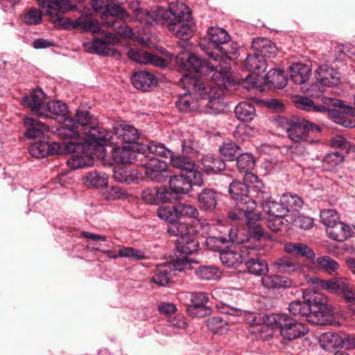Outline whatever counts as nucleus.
<instances>
[{
  "label": "nucleus",
  "instance_id": "obj_50",
  "mask_svg": "<svg viewBox=\"0 0 355 355\" xmlns=\"http://www.w3.org/2000/svg\"><path fill=\"white\" fill-rule=\"evenodd\" d=\"M171 163L173 166L181 169V172L189 173V172H200L198 167L193 162L189 161L187 158L178 155L175 156L173 153L172 156H169Z\"/></svg>",
  "mask_w": 355,
  "mask_h": 355
},
{
  "label": "nucleus",
  "instance_id": "obj_34",
  "mask_svg": "<svg viewBox=\"0 0 355 355\" xmlns=\"http://www.w3.org/2000/svg\"><path fill=\"white\" fill-rule=\"evenodd\" d=\"M67 111V105L61 101H49L43 106V110L39 112L40 118H54L55 116H64Z\"/></svg>",
  "mask_w": 355,
  "mask_h": 355
},
{
  "label": "nucleus",
  "instance_id": "obj_20",
  "mask_svg": "<svg viewBox=\"0 0 355 355\" xmlns=\"http://www.w3.org/2000/svg\"><path fill=\"white\" fill-rule=\"evenodd\" d=\"M248 247V244L245 243L238 250L236 248L225 246L224 250L220 252V259L221 262L227 267H236L239 266L245 259V253Z\"/></svg>",
  "mask_w": 355,
  "mask_h": 355
},
{
  "label": "nucleus",
  "instance_id": "obj_56",
  "mask_svg": "<svg viewBox=\"0 0 355 355\" xmlns=\"http://www.w3.org/2000/svg\"><path fill=\"white\" fill-rule=\"evenodd\" d=\"M167 231L171 235L178 237L177 240H182L191 236L188 225L179 222V220L168 224Z\"/></svg>",
  "mask_w": 355,
  "mask_h": 355
},
{
  "label": "nucleus",
  "instance_id": "obj_42",
  "mask_svg": "<svg viewBox=\"0 0 355 355\" xmlns=\"http://www.w3.org/2000/svg\"><path fill=\"white\" fill-rule=\"evenodd\" d=\"M311 69L309 66L295 63L290 67V80L295 84L305 83L310 77Z\"/></svg>",
  "mask_w": 355,
  "mask_h": 355
},
{
  "label": "nucleus",
  "instance_id": "obj_3",
  "mask_svg": "<svg viewBox=\"0 0 355 355\" xmlns=\"http://www.w3.org/2000/svg\"><path fill=\"white\" fill-rule=\"evenodd\" d=\"M159 15L168 30L177 37L187 40L191 37L192 30L189 20L190 12L184 3H177L170 6L168 9H162Z\"/></svg>",
  "mask_w": 355,
  "mask_h": 355
},
{
  "label": "nucleus",
  "instance_id": "obj_17",
  "mask_svg": "<svg viewBox=\"0 0 355 355\" xmlns=\"http://www.w3.org/2000/svg\"><path fill=\"white\" fill-rule=\"evenodd\" d=\"M140 163L145 168L146 175L152 181L164 182L169 176L166 163L153 156L144 155Z\"/></svg>",
  "mask_w": 355,
  "mask_h": 355
},
{
  "label": "nucleus",
  "instance_id": "obj_1",
  "mask_svg": "<svg viewBox=\"0 0 355 355\" xmlns=\"http://www.w3.org/2000/svg\"><path fill=\"white\" fill-rule=\"evenodd\" d=\"M59 134L67 141H78L76 152L92 155L91 150H103L110 139V133L97 125L96 119L89 112L78 110L74 118H66L58 130Z\"/></svg>",
  "mask_w": 355,
  "mask_h": 355
},
{
  "label": "nucleus",
  "instance_id": "obj_15",
  "mask_svg": "<svg viewBox=\"0 0 355 355\" xmlns=\"http://www.w3.org/2000/svg\"><path fill=\"white\" fill-rule=\"evenodd\" d=\"M176 259L175 266L177 267L178 271H184L191 268V260L188 256L198 250V242L191 236L182 240H176Z\"/></svg>",
  "mask_w": 355,
  "mask_h": 355
},
{
  "label": "nucleus",
  "instance_id": "obj_33",
  "mask_svg": "<svg viewBox=\"0 0 355 355\" xmlns=\"http://www.w3.org/2000/svg\"><path fill=\"white\" fill-rule=\"evenodd\" d=\"M26 132L24 135L28 139H35L43 135L49 127L40 121L33 117H26L24 120Z\"/></svg>",
  "mask_w": 355,
  "mask_h": 355
},
{
  "label": "nucleus",
  "instance_id": "obj_44",
  "mask_svg": "<svg viewBox=\"0 0 355 355\" xmlns=\"http://www.w3.org/2000/svg\"><path fill=\"white\" fill-rule=\"evenodd\" d=\"M177 211L179 212L180 218L181 217H186L188 218L194 219V223H200L202 227L207 226L208 223L205 219H199V212L195 206L189 204L180 203L177 205Z\"/></svg>",
  "mask_w": 355,
  "mask_h": 355
},
{
  "label": "nucleus",
  "instance_id": "obj_62",
  "mask_svg": "<svg viewBox=\"0 0 355 355\" xmlns=\"http://www.w3.org/2000/svg\"><path fill=\"white\" fill-rule=\"evenodd\" d=\"M192 304L189 307V311L191 314L193 311L198 309H204L208 302L209 297L206 293L196 292L191 293Z\"/></svg>",
  "mask_w": 355,
  "mask_h": 355
},
{
  "label": "nucleus",
  "instance_id": "obj_52",
  "mask_svg": "<svg viewBox=\"0 0 355 355\" xmlns=\"http://www.w3.org/2000/svg\"><path fill=\"white\" fill-rule=\"evenodd\" d=\"M315 263L322 271L329 275H336L339 268L338 263L329 256H322L317 258Z\"/></svg>",
  "mask_w": 355,
  "mask_h": 355
},
{
  "label": "nucleus",
  "instance_id": "obj_41",
  "mask_svg": "<svg viewBox=\"0 0 355 355\" xmlns=\"http://www.w3.org/2000/svg\"><path fill=\"white\" fill-rule=\"evenodd\" d=\"M245 67L247 70L259 75L267 68L266 60L263 56L254 51L253 53H249L245 60Z\"/></svg>",
  "mask_w": 355,
  "mask_h": 355
},
{
  "label": "nucleus",
  "instance_id": "obj_60",
  "mask_svg": "<svg viewBox=\"0 0 355 355\" xmlns=\"http://www.w3.org/2000/svg\"><path fill=\"white\" fill-rule=\"evenodd\" d=\"M157 216L168 222V224L175 223L180 219L179 212L177 211V205L173 207L164 206L159 208Z\"/></svg>",
  "mask_w": 355,
  "mask_h": 355
},
{
  "label": "nucleus",
  "instance_id": "obj_16",
  "mask_svg": "<svg viewBox=\"0 0 355 355\" xmlns=\"http://www.w3.org/2000/svg\"><path fill=\"white\" fill-rule=\"evenodd\" d=\"M263 250V246L260 243L248 244L243 262L249 273L261 276L268 271L267 263L260 258Z\"/></svg>",
  "mask_w": 355,
  "mask_h": 355
},
{
  "label": "nucleus",
  "instance_id": "obj_49",
  "mask_svg": "<svg viewBox=\"0 0 355 355\" xmlns=\"http://www.w3.org/2000/svg\"><path fill=\"white\" fill-rule=\"evenodd\" d=\"M84 182L89 187H103L108 184V177L105 173L91 171L84 178Z\"/></svg>",
  "mask_w": 355,
  "mask_h": 355
},
{
  "label": "nucleus",
  "instance_id": "obj_51",
  "mask_svg": "<svg viewBox=\"0 0 355 355\" xmlns=\"http://www.w3.org/2000/svg\"><path fill=\"white\" fill-rule=\"evenodd\" d=\"M328 114L329 118L336 123L346 128H353L355 126V120L342 112L340 108L330 109L328 111Z\"/></svg>",
  "mask_w": 355,
  "mask_h": 355
},
{
  "label": "nucleus",
  "instance_id": "obj_8",
  "mask_svg": "<svg viewBox=\"0 0 355 355\" xmlns=\"http://www.w3.org/2000/svg\"><path fill=\"white\" fill-rule=\"evenodd\" d=\"M181 83L184 88L198 91L202 98L208 99L207 106L211 113L219 114L224 111L225 105L218 88L205 86L203 83L189 76H184Z\"/></svg>",
  "mask_w": 355,
  "mask_h": 355
},
{
  "label": "nucleus",
  "instance_id": "obj_61",
  "mask_svg": "<svg viewBox=\"0 0 355 355\" xmlns=\"http://www.w3.org/2000/svg\"><path fill=\"white\" fill-rule=\"evenodd\" d=\"M240 150V147L233 142H225L219 148L220 155L225 160L232 161Z\"/></svg>",
  "mask_w": 355,
  "mask_h": 355
},
{
  "label": "nucleus",
  "instance_id": "obj_58",
  "mask_svg": "<svg viewBox=\"0 0 355 355\" xmlns=\"http://www.w3.org/2000/svg\"><path fill=\"white\" fill-rule=\"evenodd\" d=\"M329 145L331 148L334 149V151L343 153L345 155L349 153L351 148L349 141L342 135L332 137L329 140Z\"/></svg>",
  "mask_w": 355,
  "mask_h": 355
},
{
  "label": "nucleus",
  "instance_id": "obj_37",
  "mask_svg": "<svg viewBox=\"0 0 355 355\" xmlns=\"http://www.w3.org/2000/svg\"><path fill=\"white\" fill-rule=\"evenodd\" d=\"M319 343L324 350L332 351L343 346L344 338L339 334L325 332L320 335Z\"/></svg>",
  "mask_w": 355,
  "mask_h": 355
},
{
  "label": "nucleus",
  "instance_id": "obj_36",
  "mask_svg": "<svg viewBox=\"0 0 355 355\" xmlns=\"http://www.w3.org/2000/svg\"><path fill=\"white\" fill-rule=\"evenodd\" d=\"M284 250L296 257H304L313 261L315 259V252L312 248L302 243H286L284 246Z\"/></svg>",
  "mask_w": 355,
  "mask_h": 355
},
{
  "label": "nucleus",
  "instance_id": "obj_35",
  "mask_svg": "<svg viewBox=\"0 0 355 355\" xmlns=\"http://www.w3.org/2000/svg\"><path fill=\"white\" fill-rule=\"evenodd\" d=\"M326 231L329 238L338 242L347 240L353 234L351 227L340 220L326 229Z\"/></svg>",
  "mask_w": 355,
  "mask_h": 355
},
{
  "label": "nucleus",
  "instance_id": "obj_5",
  "mask_svg": "<svg viewBox=\"0 0 355 355\" xmlns=\"http://www.w3.org/2000/svg\"><path fill=\"white\" fill-rule=\"evenodd\" d=\"M207 39L209 47L206 48L202 42H200V46L209 58L219 56L221 59H232V55H236L238 45L229 44L231 37L224 28H209Z\"/></svg>",
  "mask_w": 355,
  "mask_h": 355
},
{
  "label": "nucleus",
  "instance_id": "obj_23",
  "mask_svg": "<svg viewBox=\"0 0 355 355\" xmlns=\"http://www.w3.org/2000/svg\"><path fill=\"white\" fill-rule=\"evenodd\" d=\"M244 213L245 221L250 234V239L247 241L248 244L252 242H260L265 237L263 228L259 222V216L254 213V211H243Z\"/></svg>",
  "mask_w": 355,
  "mask_h": 355
},
{
  "label": "nucleus",
  "instance_id": "obj_47",
  "mask_svg": "<svg viewBox=\"0 0 355 355\" xmlns=\"http://www.w3.org/2000/svg\"><path fill=\"white\" fill-rule=\"evenodd\" d=\"M261 283L267 288H286L291 285V282L288 279L277 275H269L262 277Z\"/></svg>",
  "mask_w": 355,
  "mask_h": 355
},
{
  "label": "nucleus",
  "instance_id": "obj_32",
  "mask_svg": "<svg viewBox=\"0 0 355 355\" xmlns=\"http://www.w3.org/2000/svg\"><path fill=\"white\" fill-rule=\"evenodd\" d=\"M182 87L187 90V92L180 95L178 101H176V107L180 112L185 113L196 111L199 107L198 101L191 94V92L198 93V92L192 89H189V88H184V87Z\"/></svg>",
  "mask_w": 355,
  "mask_h": 355
},
{
  "label": "nucleus",
  "instance_id": "obj_21",
  "mask_svg": "<svg viewBox=\"0 0 355 355\" xmlns=\"http://www.w3.org/2000/svg\"><path fill=\"white\" fill-rule=\"evenodd\" d=\"M87 248L91 250H98L107 254L111 259H117L119 257L132 258L135 260H143L145 259L144 252L140 250L135 249L130 247H123L117 252L111 250H101V245H93L89 243L87 245Z\"/></svg>",
  "mask_w": 355,
  "mask_h": 355
},
{
  "label": "nucleus",
  "instance_id": "obj_7",
  "mask_svg": "<svg viewBox=\"0 0 355 355\" xmlns=\"http://www.w3.org/2000/svg\"><path fill=\"white\" fill-rule=\"evenodd\" d=\"M303 298L311 308L309 322L326 325L331 322V311L327 304V298L323 293L313 288H306L303 291Z\"/></svg>",
  "mask_w": 355,
  "mask_h": 355
},
{
  "label": "nucleus",
  "instance_id": "obj_31",
  "mask_svg": "<svg viewBox=\"0 0 355 355\" xmlns=\"http://www.w3.org/2000/svg\"><path fill=\"white\" fill-rule=\"evenodd\" d=\"M44 98L45 94L42 89L36 88L23 98L22 103L31 111L35 112L36 115L39 117V112L43 110Z\"/></svg>",
  "mask_w": 355,
  "mask_h": 355
},
{
  "label": "nucleus",
  "instance_id": "obj_6",
  "mask_svg": "<svg viewBox=\"0 0 355 355\" xmlns=\"http://www.w3.org/2000/svg\"><path fill=\"white\" fill-rule=\"evenodd\" d=\"M254 184L250 182H243L239 180L233 181L229 187V193L235 202L237 210L243 211H254L257 206V202H262L268 198L269 191L264 187V191L266 196L258 195L257 191H254Z\"/></svg>",
  "mask_w": 355,
  "mask_h": 355
},
{
  "label": "nucleus",
  "instance_id": "obj_39",
  "mask_svg": "<svg viewBox=\"0 0 355 355\" xmlns=\"http://www.w3.org/2000/svg\"><path fill=\"white\" fill-rule=\"evenodd\" d=\"M198 202L202 209L212 211L216 207L218 195L212 189H204L198 194Z\"/></svg>",
  "mask_w": 355,
  "mask_h": 355
},
{
  "label": "nucleus",
  "instance_id": "obj_40",
  "mask_svg": "<svg viewBox=\"0 0 355 355\" xmlns=\"http://www.w3.org/2000/svg\"><path fill=\"white\" fill-rule=\"evenodd\" d=\"M257 205H261L268 217H284L288 213L282 202H277L271 200L270 193L268 198L264 199L262 202H257Z\"/></svg>",
  "mask_w": 355,
  "mask_h": 355
},
{
  "label": "nucleus",
  "instance_id": "obj_19",
  "mask_svg": "<svg viewBox=\"0 0 355 355\" xmlns=\"http://www.w3.org/2000/svg\"><path fill=\"white\" fill-rule=\"evenodd\" d=\"M144 153L137 152L130 146L116 147L113 149L112 157L113 160L121 165H127L139 161L144 157Z\"/></svg>",
  "mask_w": 355,
  "mask_h": 355
},
{
  "label": "nucleus",
  "instance_id": "obj_46",
  "mask_svg": "<svg viewBox=\"0 0 355 355\" xmlns=\"http://www.w3.org/2000/svg\"><path fill=\"white\" fill-rule=\"evenodd\" d=\"M345 157L343 153L334 150L329 152L322 158V166L325 171H332L343 162Z\"/></svg>",
  "mask_w": 355,
  "mask_h": 355
},
{
  "label": "nucleus",
  "instance_id": "obj_11",
  "mask_svg": "<svg viewBox=\"0 0 355 355\" xmlns=\"http://www.w3.org/2000/svg\"><path fill=\"white\" fill-rule=\"evenodd\" d=\"M236 166L239 172L245 173L244 181L254 184V191H257L258 195L266 196L264 191V184L257 175L251 171L255 166V160L252 154L242 153L236 159Z\"/></svg>",
  "mask_w": 355,
  "mask_h": 355
},
{
  "label": "nucleus",
  "instance_id": "obj_59",
  "mask_svg": "<svg viewBox=\"0 0 355 355\" xmlns=\"http://www.w3.org/2000/svg\"><path fill=\"white\" fill-rule=\"evenodd\" d=\"M208 329L214 334H223L228 329V324L220 316H211L207 320Z\"/></svg>",
  "mask_w": 355,
  "mask_h": 355
},
{
  "label": "nucleus",
  "instance_id": "obj_30",
  "mask_svg": "<svg viewBox=\"0 0 355 355\" xmlns=\"http://www.w3.org/2000/svg\"><path fill=\"white\" fill-rule=\"evenodd\" d=\"M141 178V173L130 166L116 165L113 168V178L119 182L131 184Z\"/></svg>",
  "mask_w": 355,
  "mask_h": 355
},
{
  "label": "nucleus",
  "instance_id": "obj_10",
  "mask_svg": "<svg viewBox=\"0 0 355 355\" xmlns=\"http://www.w3.org/2000/svg\"><path fill=\"white\" fill-rule=\"evenodd\" d=\"M176 62L180 66V69L185 71L179 80V85H182V80L184 76H189L198 80L202 83L198 78V73L206 75L205 63L209 62V58L206 60H202L194 54L189 53H179L176 57Z\"/></svg>",
  "mask_w": 355,
  "mask_h": 355
},
{
  "label": "nucleus",
  "instance_id": "obj_14",
  "mask_svg": "<svg viewBox=\"0 0 355 355\" xmlns=\"http://www.w3.org/2000/svg\"><path fill=\"white\" fill-rule=\"evenodd\" d=\"M228 59H221L219 56L209 57V62L205 63L206 74L212 73L211 80L216 85L213 87L218 88L225 86L229 82L228 73L230 70V64L227 62ZM211 87L210 85H209Z\"/></svg>",
  "mask_w": 355,
  "mask_h": 355
},
{
  "label": "nucleus",
  "instance_id": "obj_48",
  "mask_svg": "<svg viewBox=\"0 0 355 355\" xmlns=\"http://www.w3.org/2000/svg\"><path fill=\"white\" fill-rule=\"evenodd\" d=\"M273 266L279 272L283 273L295 272L300 269V265L288 257H282L277 259Z\"/></svg>",
  "mask_w": 355,
  "mask_h": 355
},
{
  "label": "nucleus",
  "instance_id": "obj_28",
  "mask_svg": "<svg viewBox=\"0 0 355 355\" xmlns=\"http://www.w3.org/2000/svg\"><path fill=\"white\" fill-rule=\"evenodd\" d=\"M113 130L116 137L124 143H135L139 139L137 130L124 121L115 124Z\"/></svg>",
  "mask_w": 355,
  "mask_h": 355
},
{
  "label": "nucleus",
  "instance_id": "obj_45",
  "mask_svg": "<svg viewBox=\"0 0 355 355\" xmlns=\"http://www.w3.org/2000/svg\"><path fill=\"white\" fill-rule=\"evenodd\" d=\"M234 113L238 119L241 121H250L256 114L255 108L251 103L241 102L234 109Z\"/></svg>",
  "mask_w": 355,
  "mask_h": 355
},
{
  "label": "nucleus",
  "instance_id": "obj_12",
  "mask_svg": "<svg viewBox=\"0 0 355 355\" xmlns=\"http://www.w3.org/2000/svg\"><path fill=\"white\" fill-rule=\"evenodd\" d=\"M203 182L201 172H180L178 175H173L169 180V189L175 195L189 193L193 186H201Z\"/></svg>",
  "mask_w": 355,
  "mask_h": 355
},
{
  "label": "nucleus",
  "instance_id": "obj_4",
  "mask_svg": "<svg viewBox=\"0 0 355 355\" xmlns=\"http://www.w3.org/2000/svg\"><path fill=\"white\" fill-rule=\"evenodd\" d=\"M276 122L286 130L288 138L295 144H313L318 141L313 135L320 132V127L304 118L292 117L288 119L278 116Z\"/></svg>",
  "mask_w": 355,
  "mask_h": 355
},
{
  "label": "nucleus",
  "instance_id": "obj_13",
  "mask_svg": "<svg viewBox=\"0 0 355 355\" xmlns=\"http://www.w3.org/2000/svg\"><path fill=\"white\" fill-rule=\"evenodd\" d=\"M119 42L118 35L107 33L103 38H95L92 42L83 43L85 51L100 55L114 56L118 54L114 45Z\"/></svg>",
  "mask_w": 355,
  "mask_h": 355
},
{
  "label": "nucleus",
  "instance_id": "obj_22",
  "mask_svg": "<svg viewBox=\"0 0 355 355\" xmlns=\"http://www.w3.org/2000/svg\"><path fill=\"white\" fill-rule=\"evenodd\" d=\"M129 17L128 13L116 4L105 5V8L102 12L101 21L103 24L107 27L116 28V20H125Z\"/></svg>",
  "mask_w": 355,
  "mask_h": 355
},
{
  "label": "nucleus",
  "instance_id": "obj_25",
  "mask_svg": "<svg viewBox=\"0 0 355 355\" xmlns=\"http://www.w3.org/2000/svg\"><path fill=\"white\" fill-rule=\"evenodd\" d=\"M315 78L321 85L329 87L338 85L340 79L339 72L328 64L318 68Z\"/></svg>",
  "mask_w": 355,
  "mask_h": 355
},
{
  "label": "nucleus",
  "instance_id": "obj_26",
  "mask_svg": "<svg viewBox=\"0 0 355 355\" xmlns=\"http://www.w3.org/2000/svg\"><path fill=\"white\" fill-rule=\"evenodd\" d=\"M133 86L143 92H149L156 85V78L146 71H135L131 77Z\"/></svg>",
  "mask_w": 355,
  "mask_h": 355
},
{
  "label": "nucleus",
  "instance_id": "obj_2",
  "mask_svg": "<svg viewBox=\"0 0 355 355\" xmlns=\"http://www.w3.org/2000/svg\"><path fill=\"white\" fill-rule=\"evenodd\" d=\"M261 322L267 326H273L283 339L289 341L302 338L309 332L306 324L297 321L286 313H272L259 316V318L254 316L253 324H259Z\"/></svg>",
  "mask_w": 355,
  "mask_h": 355
},
{
  "label": "nucleus",
  "instance_id": "obj_53",
  "mask_svg": "<svg viewBox=\"0 0 355 355\" xmlns=\"http://www.w3.org/2000/svg\"><path fill=\"white\" fill-rule=\"evenodd\" d=\"M280 201L284 206L287 212L291 211H298L303 206L304 202L302 199L297 195L287 193L282 196Z\"/></svg>",
  "mask_w": 355,
  "mask_h": 355
},
{
  "label": "nucleus",
  "instance_id": "obj_64",
  "mask_svg": "<svg viewBox=\"0 0 355 355\" xmlns=\"http://www.w3.org/2000/svg\"><path fill=\"white\" fill-rule=\"evenodd\" d=\"M320 220L322 223L326 226V229L334 225L340 220L338 212L331 209H323L320 211Z\"/></svg>",
  "mask_w": 355,
  "mask_h": 355
},
{
  "label": "nucleus",
  "instance_id": "obj_9",
  "mask_svg": "<svg viewBox=\"0 0 355 355\" xmlns=\"http://www.w3.org/2000/svg\"><path fill=\"white\" fill-rule=\"evenodd\" d=\"M78 141H67L63 139L62 143L39 141L29 147V153L36 158H42L55 154H67L76 152L79 146Z\"/></svg>",
  "mask_w": 355,
  "mask_h": 355
},
{
  "label": "nucleus",
  "instance_id": "obj_18",
  "mask_svg": "<svg viewBox=\"0 0 355 355\" xmlns=\"http://www.w3.org/2000/svg\"><path fill=\"white\" fill-rule=\"evenodd\" d=\"M38 5L44 10L45 15L53 17L73 10L76 6L70 0H37Z\"/></svg>",
  "mask_w": 355,
  "mask_h": 355
},
{
  "label": "nucleus",
  "instance_id": "obj_43",
  "mask_svg": "<svg viewBox=\"0 0 355 355\" xmlns=\"http://www.w3.org/2000/svg\"><path fill=\"white\" fill-rule=\"evenodd\" d=\"M202 164L207 173H216L225 168L224 160L211 154L206 155L202 157Z\"/></svg>",
  "mask_w": 355,
  "mask_h": 355
},
{
  "label": "nucleus",
  "instance_id": "obj_27",
  "mask_svg": "<svg viewBox=\"0 0 355 355\" xmlns=\"http://www.w3.org/2000/svg\"><path fill=\"white\" fill-rule=\"evenodd\" d=\"M175 271H178L175 266V261L164 265L157 266L155 270V274L152 278L153 282L160 286H165L172 279Z\"/></svg>",
  "mask_w": 355,
  "mask_h": 355
},
{
  "label": "nucleus",
  "instance_id": "obj_54",
  "mask_svg": "<svg viewBox=\"0 0 355 355\" xmlns=\"http://www.w3.org/2000/svg\"><path fill=\"white\" fill-rule=\"evenodd\" d=\"M292 101L297 108L308 112H321L324 109L323 105H314L313 101L306 96H293Z\"/></svg>",
  "mask_w": 355,
  "mask_h": 355
},
{
  "label": "nucleus",
  "instance_id": "obj_29",
  "mask_svg": "<svg viewBox=\"0 0 355 355\" xmlns=\"http://www.w3.org/2000/svg\"><path fill=\"white\" fill-rule=\"evenodd\" d=\"M252 49L264 59L275 58L277 53L276 44L266 37H257L252 42Z\"/></svg>",
  "mask_w": 355,
  "mask_h": 355
},
{
  "label": "nucleus",
  "instance_id": "obj_55",
  "mask_svg": "<svg viewBox=\"0 0 355 355\" xmlns=\"http://www.w3.org/2000/svg\"><path fill=\"white\" fill-rule=\"evenodd\" d=\"M310 307L306 302L293 301L290 303L288 306L289 312L299 318H305L309 322L311 315Z\"/></svg>",
  "mask_w": 355,
  "mask_h": 355
},
{
  "label": "nucleus",
  "instance_id": "obj_24",
  "mask_svg": "<svg viewBox=\"0 0 355 355\" xmlns=\"http://www.w3.org/2000/svg\"><path fill=\"white\" fill-rule=\"evenodd\" d=\"M347 280L343 277H333L324 280L317 277H311L308 283L314 285L318 288L329 291L333 294H340Z\"/></svg>",
  "mask_w": 355,
  "mask_h": 355
},
{
  "label": "nucleus",
  "instance_id": "obj_63",
  "mask_svg": "<svg viewBox=\"0 0 355 355\" xmlns=\"http://www.w3.org/2000/svg\"><path fill=\"white\" fill-rule=\"evenodd\" d=\"M196 275L202 279L211 280L218 278L220 273L218 268L215 266H203L196 270Z\"/></svg>",
  "mask_w": 355,
  "mask_h": 355
},
{
  "label": "nucleus",
  "instance_id": "obj_57",
  "mask_svg": "<svg viewBox=\"0 0 355 355\" xmlns=\"http://www.w3.org/2000/svg\"><path fill=\"white\" fill-rule=\"evenodd\" d=\"M267 83H270L275 87L282 89L284 87L288 80L285 78L284 72L280 69H270L265 76Z\"/></svg>",
  "mask_w": 355,
  "mask_h": 355
},
{
  "label": "nucleus",
  "instance_id": "obj_38",
  "mask_svg": "<svg viewBox=\"0 0 355 355\" xmlns=\"http://www.w3.org/2000/svg\"><path fill=\"white\" fill-rule=\"evenodd\" d=\"M163 8H158L157 12L149 11L146 9L137 8L135 10L136 19L142 24L153 26L154 24L163 22L162 17L159 15V11Z\"/></svg>",
  "mask_w": 355,
  "mask_h": 355
}]
</instances>
